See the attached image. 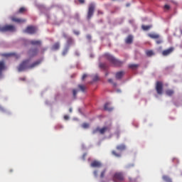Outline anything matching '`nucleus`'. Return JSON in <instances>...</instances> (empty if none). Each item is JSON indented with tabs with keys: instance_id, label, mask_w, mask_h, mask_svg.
Wrapping results in <instances>:
<instances>
[{
	"instance_id": "a878e982",
	"label": "nucleus",
	"mask_w": 182,
	"mask_h": 182,
	"mask_svg": "<svg viewBox=\"0 0 182 182\" xmlns=\"http://www.w3.org/2000/svg\"><path fill=\"white\" fill-rule=\"evenodd\" d=\"M166 94L167 96H173V95H174V91L173 90H167Z\"/></svg>"
},
{
	"instance_id": "4468645a",
	"label": "nucleus",
	"mask_w": 182,
	"mask_h": 182,
	"mask_svg": "<svg viewBox=\"0 0 182 182\" xmlns=\"http://www.w3.org/2000/svg\"><path fill=\"white\" fill-rule=\"evenodd\" d=\"M6 68V67L5 66V62L0 61V79L1 77H2V71L5 70Z\"/></svg>"
},
{
	"instance_id": "f3484780",
	"label": "nucleus",
	"mask_w": 182,
	"mask_h": 182,
	"mask_svg": "<svg viewBox=\"0 0 182 182\" xmlns=\"http://www.w3.org/2000/svg\"><path fill=\"white\" fill-rule=\"evenodd\" d=\"M105 110H107V112H112L113 110V107H110V103L107 102L104 105Z\"/></svg>"
},
{
	"instance_id": "7ed1b4c3",
	"label": "nucleus",
	"mask_w": 182,
	"mask_h": 182,
	"mask_svg": "<svg viewBox=\"0 0 182 182\" xmlns=\"http://www.w3.org/2000/svg\"><path fill=\"white\" fill-rule=\"evenodd\" d=\"M112 181L114 182L124 181V173L122 172H116L112 176Z\"/></svg>"
},
{
	"instance_id": "a211bd4d",
	"label": "nucleus",
	"mask_w": 182,
	"mask_h": 182,
	"mask_svg": "<svg viewBox=\"0 0 182 182\" xmlns=\"http://www.w3.org/2000/svg\"><path fill=\"white\" fill-rule=\"evenodd\" d=\"M60 48V43L59 42H57L53 45L51 47L52 50H58V49Z\"/></svg>"
},
{
	"instance_id": "9b49d317",
	"label": "nucleus",
	"mask_w": 182,
	"mask_h": 182,
	"mask_svg": "<svg viewBox=\"0 0 182 182\" xmlns=\"http://www.w3.org/2000/svg\"><path fill=\"white\" fill-rule=\"evenodd\" d=\"M173 52H174V48L171 47V48L162 51V55H163V56H168V55H171V53H173Z\"/></svg>"
},
{
	"instance_id": "473e14b6",
	"label": "nucleus",
	"mask_w": 182,
	"mask_h": 182,
	"mask_svg": "<svg viewBox=\"0 0 182 182\" xmlns=\"http://www.w3.org/2000/svg\"><path fill=\"white\" fill-rule=\"evenodd\" d=\"M26 11V9L25 7H21L18 10V14H23Z\"/></svg>"
},
{
	"instance_id": "393cba45",
	"label": "nucleus",
	"mask_w": 182,
	"mask_h": 182,
	"mask_svg": "<svg viewBox=\"0 0 182 182\" xmlns=\"http://www.w3.org/2000/svg\"><path fill=\"white\" fill-rule=\"evenodd\" d=\"M106 171H107V168H106L101 171L100 175V178H105V175L106 174Z\"/></svg>"
},
{
	"instance_id": "f03ea898",
	"label": "nucleus",
	"mask_w": 182,
	"mask_h": 182,
	"mask_svg": "<svg viewBox=\"0 0 182 182\" xmlns=\"http://www.w3.org/2000/svg\"><path fill=\"white\" fill-rule=\"evenodd\" d=\"M105 56L108 60L111 62V63H112V65H114L115 66H122L123 65V62L116 59L109 53H105Z\"/></svg>"
},
{
	"instance_id": "dca6fc26",
	"label": "nucleus",
	"mask_w": 182,
	"mask_h": 182,
	"mask_svg": "<svg viewBox=\"0 0 182 182\" xmlns=\"http://www.w3.org/2000/svg\"><path fill=\"white\" fill-rule=\"evenodd\" d=\"M124 75V72L119 71L115 74V77L117 80H120L123 77Z\"/></svg>"
},
{
	"instance_id": "5fc2aeb1",
	"label": "nucleus",
	"mask_w": 182,
	"mask_h": 182,
	"mask_svg": "<svg viewBox=\"0 0 182 182\" xmlns=\"http://www.w3.org/2000/svg\"><path fill=\"white\" fill-rule=\"evenodd\" d=\"M108 75H109V73H107L105 74V76H107Z\"/></svg>"
},
{
	"instance_id": "a18cd8bd",
	"label": "nucleus",
	"mask_w": 182,
	"mask_h": 182,
	"mask_svg": "<svg viewBox=\"0 0 182 182\" xmlns=\"http://www.w3.org/2000/svg\"><path fill=\"white\" fill-rule=\"evenodd\" d=\"M63 38H68V34H66V33H63Z\"/></svg>"
},
{
	"instance_id": "b1692460",
	"label": "nucleus",
	"mask_w": 182,
	"mask_h": 182,
	"mask_svg": "<svg viewBox=\"0 0 182 182\" xmlns=\"http://www.w3.org/2000/svg\"><path fill=\"white\" fill-rule=\"evenodd\" d=\"M129 69H132L133 70H134L135 69H137V68H139V64H129Z\"/></svg>"
},
{
	"instance_id": "4c0bfd02",
	"label": "nucleus",
	"mask_w": 182,
	"mask_h": 182,
	"mask_svg": "<svg viewBox=\"0 0 182 182\" xmlns=\"http://www.w3.org/2000/svg\"><path fill=\"white\" fill-rule=\"evenodd\" d=\"M108 82H109V83H112V85H114V86H116V83L113 82V79L109 78L108 80Z\"/></svg>"
},
{
	"instance_id": "37998d69",
	"label": "nucleus",
	"mask_w": 182,
	"mask_h": 182,
	"mask_svg": "<svg viewBox=\"0 0 182 182\" xmlns=\"http://www.w3.org/2000/svg\"><path fill=\"white\" fill-rule=\"evenodd\" d=\"M93 174L95 177H97V171H94Z\"/></svg>"
},
{
	"instance_id": "f704fd0d",
	"label": "nucleus",
	"mask_w": 182,
	"mask_h": 182,
	"mask_svg": "<svg viewBox=\"0 0 182 182\" xmlns=\"http://www.w3.org/2000/svg\"><path fill=\"white\" fill-rule=\"evenodd\" d=\"M82 127L83 129H89V124H87V123H84V124H82Z\"/></svg>"
},
{
	"instance_id": "39448f33",
	"label": "nucleus",
	"mask_w": 182,
	"mask_h": 182,
	"mask_svg": "<svg viewBox=\"0 0 182 182\" xmlns=\"http://www.w3.org/2000/svg\"><path fill=\"white\" fill-rule=\"evenodd\" d=\"M16 28L12 25H6L3 27L0 26V32H15Z\"/></svg>"
},
{
	"instance_id": "79ce46f5",
	"label": "nucleus",
	"mask_w": 182,
	"mask_h": 182,
	"mask_svg": "<svg viewBox=\"0 0 182 182\" xmlns=\"http://www.w3.org/2000/svg\"><path fill=\"white\" fill-rule=\"evenodd\" d=\"M129 182H136V179H132V178H129Z\"/></svg>"
},
{
	"instance_id": "6e6552de",
	"label": "nucleus",
	"mask_w": 182,
	"mask_h": 182,
	"mask_svg": "<svg viewBox=\"0 0 182 182\" xmlns=\"http://www.w3.org/2000/svg\"><path fill=\"white\" fill-rule=\"evenodd\" d=\"M156 90L158 95H163V82L160 81L156 82Z\"/></svg>"
},
{
	"instance_id": "6ab92c4d",
	"label": "nucleus",
	"mask_w": 182,
	"mask_h": 182,
	"mask_svg": "<svg viewBox=\"0 0 182 182\" xmlns=\"http://www.w3.org/2000/svg\"><path fill=\"white\" fill-rule=\"evenodd\" d=\"M148 36L151 38V39H159V38H160V35L157 33H149Z\"/></svg>"
},
{
	"instance_id": "72a5a7b5",
	"label": "nucleus",
	"mask_w": 182,
	"mask_h": 182,
	"mask_svg": "<svg viewBox=\"0 0 182 182\" xmlns=\"http://www.w3.org/2000/svg\"><path fill=\"white\" fill-rule=\"evenodd\" d=\"M146 53L148 56H153L154 55V52H153V50H148Z\"/></svg>"
},
{
	"instance_id": "0eeeda50",
	"label": "nucleus",
	"mask_w": 182,
	"mask_h": 182,
	"mask_svg": "<svg viewBox=\"0 0 182 182\" xmlns=\"http://www.w3.org/2000/svg\"><path fill=\"white\" fill-rule=\"evenodd\" d=\"M23 33H29L30 35H33V33H36V28L32 26H28L25 30H23Z\"/></svg>"
},
{
	"instance_id": "4be33fe9",
	"label": "nucleus",
	"mask_w": 182,
	"mask_h": 182,
	"mask_svg": "<svg viewBox=\"0 0 182 182\" xmlns=\"http://www.w3.org/2000/svg\"><path fill=\"white\" fill-rule=\"evenodd\" d=\"M78 89L82 92V93H85V92H86V89H87V87H86L85 85H78Z\"/></svg>"
},
{
	"instance_id": "58836bf2",
	"label": "nucleus",
	"mask_w": 182,
	"mask_h": 182,
	"mask_svg": "<svg viewBox=\"0 0 182 182\" xmlns=\"http://www.w3.org/2000/svg\"><path fill=\"white\" fill-rule=\"evenodd\" d=\"M79 18H80V16H79V14H75V16H74V18H75L77 21H79Z\"/></svg>"
},
{
	"instance_id": "2f4dec72",
	"label": "nucleus",
	"mask_w": 182,
	"mask_h": 182,
	"mask_svg": "<svg viewBox=\"0 0 182 182\" xmlns=\"http://www.w3.org/2000/svg\"><path fill=\"white\" fill-rule=\"evenodd\" d=\"M156 43L157 45H160V44L163 43V39L160 37L159 38H156Z\"/></svg>"
},
{
	"instance_id": "ea45409f",
	"label": "nucleus",
	"mask_w": 182,
	"mask_h": 182,
	"mask_svg": "<svg viewBox=\"0 0 182 182\" xmlns=\"http://www.w3.org/2000/svg\"><path fill=\"white\" fill-rule=\"evenodd\" d=\"M164 9H166V11H168V10L170 9V6L168 5V4H166V5L164 6Z\"/></svg>"
},
{
	"instance_id": "c03bdc74",
	"label": "nucleus",
	"mask_w": 182,
	"mask_h": 182,
	"mask_svg": "<svg viewBox=\"0 0 182 182\" xmlns=\"http://www.w3.org/2000/svg\"><path fill=\"white\" fill-rule=\"evenodd\" d=\"M64 119L65 120H69V116L68 115L64 116Z\"/></svg>"
},
{
	"instance_id": "09e8293b",
	"label": "nucleus",
	"mask_w": 182,
	"mask_h": 182,
	"mask_svg": "<svg viewBox=\"0 0 182 182\" xmlns=\"http://www.w3.org/2000/svg\"><path fill=\"white\" fill-rule=\"evenodd\" d=\"M73 32H74L75 35H79V33H80L79 31H74Z\"/></svg>"
},
{
	"instance_id": "f8f14e48",
	"label": "nucleus",
	"mask_w": 182,
	"mask_h": 182,
	"mask_svg": "<svg viewBox=\"0 0 182 182\" xmlns=\"http://www.w3.org/2000/svg\"><path fill=\"white\" fill-rule=\"evenodd\" d=\"M38 48H33V49H31L28 51V54L31 56V58H33V56H36V55H38Z\"/></svg>"
},
{
	"instance_id": "ddd939ff",
	"label": "nucleus",
	"mask_w": 182,
	"mask_h": 182,
	"mask_svg": "<svg viewBox=\"0 0 182 182\" xmlns=\"http://www.w3.org/2000/svg\"><path fill=\"white\" fill-rule=\"evenodd\" d=\"M31 45H33V46H41L42 45V41L40 40H32L30 41Z\"/></svg>"
},
{
	"instance_id": "bb28decb",
	"label": "nucleus",
	"mask_w": 182,
	"mask_h": 182,
	"mask_svg": "<svg viewBox=\"0 0 182 182\" xmlns=\"http://www.w3.org/2000/svg\"><path fill=\"white\" fill-rule=\"evenodd\" d=\"M112 154L115 156V157H122V154L116 152V151H112Z\"/></svg>"
},
{
	"instance_id": "f257e3e1",
	"label": "nucleus",
	"mask_w": 182,
	"mask_h": 182,
	"mask_svg": "<svg viewBox=\"0 0 182 182\" xmlns=\"http://www.w3.org/2000/svg\"><path fill=\"white\" fill-rule=\"evenodd\" d=\"M29 62H31V60H23L18 68V72H23V70H26V69H33V68L39 66V65H41V63H42V60H38L33 63L31 65H29Z\"/></svg>"
},
{
	"instance_id": "3c124183",
	"label": "nucleus",
	"mask_w": 182,
	"mask_h": 182,
	"mask_svg": "<svg viewBox=\"0 0 182 182\" xmlns=\"http://www.w3.org/2000/svg\"><path fill=\"white\" fill-rule=\"evenodd\" d=\"M69 112H70V113H72V108L69 109Z\"/></svg>"
},
{
	"instance_id": "864d4df0",
	"label": "nucleus",
	"mask_w": 182,
	"mask_h": 182,
	"mask_svg": "<svg viewBox=\"0 0 182 182\" xmlns=\"http://www.w3.org/2000/svg\"><path fill=\"white\" fill-rule=\"evenodd\" d=\"M127 6H130V4H127Z\"/></svg>"
},
{
	"instance_id": "e433bc0d",
	"label": "nucleus",
	"mask_w": 182,
	"mask_h": 182,
	"mask_svg": "<svg viewBox=\"0 0 182 182\" xmlns=\"http://www.w3.org/2000/svg\"><path fill=\"white\" fill-rule=\"evenodd\" d=\"M99 80V75H95L93 77V81L94 82H97V80Z\"/></svg>"
},
{
	"instance_id": "20e7f679",
	"label": "nucleus",
	"mask_w": 182,
	"mask_h": 182,
	"mask_svg": "<svg viewBox=\"0 0 182 182\" xmlns=\"http://www.w3.org/2000/svg\"><path fill=\"white\" fill-rule=\"evenodd\" d=\"M112 127L110 126H105L102 128H99L97 127V129H94L92 131L93 134H96V133H97V132H99L100 133V134H105V132H110Z\"/></svg>"
},
{
	"instance_id": "5701e85b",
	"label": "nucleus",
	"mask_w": 182,
	"mask_h": 182,
	"mask_svg": "<svg viewBox=\"0 0 182 182\" xmlns=\"http://www.w3.org/2000/svg\"><path fill=\"white\" fill-rule=\"evenodd\" d=\"M126 43L130 44L133 43V36H129L126 41H125Z\"/></svg>"
},
{
	"instance_id": "603ef678",
	"label": "nucleus",
	"mask_w": 182,
	"mask_h": 182,
	"mask_svg": "<svg viewBox=\"0 0 182 182\" xmlns=\"http://www.w3.org/2000/svg\"><path fill=\"white\" fill-rule=\"evenodd\" d=\"M0 110H4V108H2V107H0Z\"/></svg>"
},
{
	"instance_id": "a19ab883",
	"label": "nucleus",
	"mask_w": 182,
	"mask_h": 182,
	"mask_svg": "<svg viewBox=\"0 0 182 182\" xmlns=\"http://www.w3.org/2000/svg\"><path fill=\"white\" fill-rule=\"evenodd\" d=\"M86 77H87V75L84 74L82 77V80H85V79H86Z\"/></svg>"
},
{
	"instance_id": "412c9836",
	"label": "nucleus",
	"mask_w": 182,
	"mask_h": 182,
	"mask_svg": "<svg viewBox=\"0 0 182 182\" xmlns=\"http://www.w3.org/2000/svg\"><path fill=\"white\" fill-rule=\"evenodd\" d=\"M116 149L117 150H118V151H124V150H126V145L124 144L117 145Z\"/></svg>"
},
{
	"instance_id": "c85d7f7f",
	"label": "nucleus",
	"mask_w": 182,
	"mask_h": 182,
	"mask_svg": "<svg viewBox=\"0 0 182 182\" xmlns=\"http://www.w3.org/2000/svg\"><path fill=\"white\" fill-rule=\"evenodd\" d=\"M99 66H100V69H104V70L107 69V65L105 63H100Z\"/></svg>"
},
{
	"instance_id": "423d86ee",
	"label": "nucleus",
	"mask_w": 182,
	"mask_h": 182,
	"mask_svg": "<svg viewBox=\"0 0 182 182\" xmlns=\"http://www.w3.org/2000/svg\"><path fill=\"white\" fill-rule=\"evenodd\" d=\"M93 14H95V4H91L88 7V11L87 15V19L88 21H90V19H92V17L93 16Z\"/></svg>"
},
{
	"instance_id": "cd10ccee",
	"label": "nucleus",
	"mask_w": 182,
	"mask_h": 182,
	"mask_svg": "<svg viewBox=\"0 0 182 182\" xmlns=\"http://www.w3.org/2000/svg\"><path fill=\"white\" fill-rule=\"evenodd\" d=\"M151 26H145V25H142L141 26V28L143 29V31H149V29H151Z\"/></svg>"
},
{
	"instance_id": "c9c22d12",
	"label": "nucleus",
	"mask_w": 182,
	"mask_h": 182,
	"mask_svg": "<svg viewBox=\"0 0 182 182\" xmlns=\"http://www.w3.org/2000/svg\"><path fill=\"white\" fill-rule=\"evenodd\" d=\"M73 95L75 99H76V95H77V90H73Z\"/></svg>"
},
{
	"instance_id": "2eb2a0df",
	"label": "nucleus",
	"mask_w": 182,
	"mask_h": 182,
	"mask_svg": "<svg viewBox=\"0 0 182 182\" xmlns=\"http://www.w3.org/2000/svg\"><path fill=\"white\" fill-rule=\"evenodd\" d=\"M73 43H74L73 38H72V37H68L67 38V47L70 48V46H72Z\"/></svg>"
},
{
	"instance_id": "aec40b11",
	"label": "nucleus",
	"mask_w": 182,
	"mask_h": 182,
	"mask_svg": "<svg viewBox=\"0 0 182 182\" xmlns=\"http://www.w3.org/2000/svg\"><path fill=\"white\" fill-rule=\"evenodd\" d=\"M4 56H6V58H9V56H15L16 59H18L19 58V55L15 53H6V54H4Z\"/></svg>"
},
{
	"instance_id": "6e6d98bb",
	"label": "nucleus",
	"mask_w": 182,
	"mask_h": 182,
	"mask_svg": "<svg viewBox=\"0 0 182 182\" xmlns=\"http://www.w3.org/2000/svg\"><path fill=\"white\" fill-rule=\"evenodd\" d=\"M10 173H12V170H10Z\"/></svg>"
},
{
	"instance_id": "7c9ffc66",
	"label": "nucleus",
	"mask_w": 182,
	"mask_h": 182,
	"mask_svg": "<svg viewBox=\"0 0 182 182\" xmlns=\"http://www.w3.org/2000/svg\"><path fill=\"white\" fill-rule=\"evenodd\" d=\"M68 52H69V47L66 46L63 51V56H65L68 54Z\"/></svg>"
},
{
	"instance_id": "49530a36",
	"label": "nucleus",
	"mask_w": 182,
	"mask_h": 182,
	"mask_svg": "<svg viewBox=\"0 0 182 182\" xmlns=\"http://www.w3.org/2000/svg\"><path fill=\"white\" fill-rule=\"evenodd\" d=\"M87 38L90 41L92 39V36L90 35L87 36Z\"/></svg>"
},
{
	"instance_id": "9d476101",
	"label": "nucleus",
	"mask_w": 182,
	"mask_h": 182,
	"mask_svg": "<svg viewBox=\"0 0 182 182\" xmlns=\"http://www.w3.org/2000/svg\"><path fill=\"white\" fill-rule=\"evenodd\" d=\"M11 19L12 22H16V23H25V22H26V19L18 18L15 16H11Z\"/></svg>"
},
{
	"instance_id": "c756f323",
	"label": "nucleus",
	"mask_w": 182,
	"mask_h": 182,
	"mask_svg": "<svg viewBox=\"0 0 182 182\" xmlns=\"http://www.w3.org/2000/svg\"><path fill=\"white\" fill-rule=\"evenodd\" d=\"M163 180H164V181H166V182H173V181H171V178H168V176H163Z\"/></svg>"
},
{
	"instance_id": "1a4fd4ad",
	"label": "nucleus",
	"mask_w": 182,
	"mask_h": 182,
	"mask_svg": "<svg viewBox=\"0 0 182 182\" xmlns=\"http://www.w3.org/2000/svg\"><path fill=\"white\" fill-rule=\"evenodd\" d=\"M102 166V162L99 161H92L90 164V167H92V168H100Z\"/></svg>"
},
{
	"instance_id": "de8ad7c7",
	"label": "nucleus",
	"mask_w": 182,
	"mask_h": 182,
	"mask_svg": "<svg viewBox=\"0 0 182 182\" xmlns=\"http://www.w3.org/2000/svg\"><path fill=\"white\" fill-rule=\"evenodd\" d=\"M78 2H80V4H85V0H78Z\"/></svg>"
},
{
	"instance_id": "8fccbe9b",
	"label": "nucleus",
	"mask_w": 182,
	"mask_h": 182,
	"mask_svg": "<svg viewBox=\"0 0 182 182\" xmlns=\"http://www.w3.org/2000/svg\"><path fill=\"white\" fill-rule=\"evenodd\" d=\"M117 137H119V136H120V133L119 132H117Z\"/></svg>"
}]
</instances>
